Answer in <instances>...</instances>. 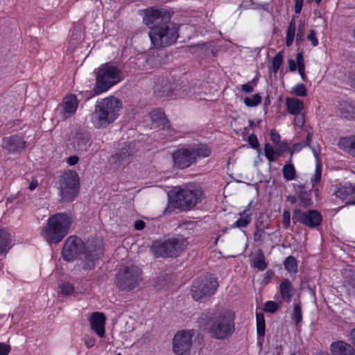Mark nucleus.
Here are the masks:
<instances>
[{
    "instance_id": "1",
    "label": "nucleus",
    "mask_w": 355,
    "mask_h": 355,
    "mask_svg": "<svg viewBox=\"0 0 355 355\" xmlns=\"http://www.w3.org/2000/svg\"><path fill=\"white\" fill-rule=\"evenodd\" d=\"M101 254L102 250L100 248L94 249L90 245H85L83 241L76 236L68 237L62 250L64 260L71 261L76 259H80L83 262V268L85 270L93 268L95 261L99 259Z\"/></svg>"
},
{
    "instance_id": "2",
    "label": "nucleus",
    "mask_w": 355,
    "mask_h": 355,
    "mask_svg": "<svg viewBox=\"0 0 355 355\" xmlns=\"http://www.w3.org/2000/svg\"><path fill=\"white\" fill-rule=\"evenodd\" d=\"M154 89L161 96L177 98L190 96L195 92L193 88L189 85L188 77L177 71H173L170 76L158 78Z\"/></svg>"
},
{
    "instance_id": "3",
    "label": "nucleus",
    "mask_w": 355,
    "mask_h": 355,
    "mask_svg": "<svg viewBox=\"0 0 355 355\" xmlns=\"http://www.w3.org/2000/svg\"><path fill=\"white\" fill-rule=\"evenodd\" d=\"M122 102L114 96H109L96 102L91 116L93 125L98 129L106 128L119 116Z\"/></svg>"
},
{
    "instance_id": "4",
    "label": "nucleus",
    "mask_w": 355,
    "mask_h": 355,
    "mask_svg": "<svg viewBox=\"0 0 355 355\" xmlns=\"http://www.w3.org/2000/svg\"><path fill=\"white\" fill-rule=\"evenodd\" d=\"M72 222L71 216L67 214H53L42 227V235L49 243L57 244L68 234Z\"/></svg>"
},
{
    "instance_id": "5",
    "label": "nucleus",
    "mask_w": 355,
    "mask_h": 355,
    "mask_svg": "<svg viewBox=\"0 0 355 355\" xmlns=\"http://www.w3.org/2000/svg\"><path fill=\"white\" fill-rule=\"evenodd\" d=\"M168 198L175 208L190 209L201 202L202 191L198 185L189 184L171 191Z\"/></svg>"
},
{
    "instance_id": "6",
    "label": "nucleus",
    "mask_w": 355,
    "mask_h": 355,
    "mask_svg": "<svg viewBox=\"0 0 355 355\" xmlns=\"http://www.w3.org/2000/svg\"><path fill=\"white\" fill-rule=\"evenodd\" d=\"M96 83L93 89L95 95L107 91L122 80V71L116 66L105 63L96 71Z\"/></svg>"
},
{
    "instance_id": "7",
    "label": "nucleus",
    "mask_w": 355,
    "mask_h": 355,
    "mask_svg": "<svg viewBox=\"0 0 355 355\" xmlns=\"http://www.w3.org/2000/svg\"><path fill=\"white\" fill-rule=\"evenodd\" d=\"M176 24L171 21L156 26L148 32L151 47L161 49L174 44L179 35Z\"/></svg>"
},
{
    "instance_id": "8",
    "label": "nucleus",
    "mask_w": 355,
    "mask_h": 355,
    "mask_svg": "<svg viewBox=\"0 0 355 355\" xmlns=\"http://www.w3.org/2000/svg\"><path fill=\"white\" fill-rule=\"evenodd\" d=\"M234 318L229 311L219 313L207 323V328L211 336L216 339H225L234 331Z\"/></svg>"
},
{
    "instance_id": "9",
    "label": "nucleus",
    "mask_w": 355,
    "mask_h": 355,
    "mask_svg": "<svg viewBox=\"0 0 355 355\" xmlns=\"http://www.w3.org/2000/svg\"><path fill=\"white\" fill-rule=\"evenodd\" d=\"M187 239L182 236L159 239L153 243L150 251L155 257H175L187 248Z\"/></svg>"
},
{
    "instance_id": "10",
    "label": "nucleus",
    "mask_w": 355,
    "mask_h": 355,
    "mask_svg": "<svg viewBox=\"0 0 355 355\" xmlns=\"http://www.w3.org/2000/svg\"><path fill=\"white\" fill-rule=\"evenodd\" d=\"M142 280V271L135 266H122L116 275V287L126 292L138 287Z\"/></svg>"
},
{
    "instance_id": "11",
    "label": "nucleus",
    "mask_w": 355,
    "mask_h": 355,
    "mask_svg": "<svg viewBox=\"0 0 355 355\" xmlns=\"http://www.w3.org/2000/svg\"><path fill=\"white\" fill-rule=\"evenodd\" d=\"M218 286L216 279L212 275H206L196 279L191 286L192 297L196 300H202L212 295Z\"/></svg>"
},
{
    "instance_id": "12",
    "label": "nucleus",
    "mask_w": 355,
    "mask_h": 355,
    "mask_svg": "<svg viewBox=\"0 0 355 355\" xmlns=\"http://www.w3.org/2000/svg\"><path fill=\"white\" fill-rule=\"evenodd\" d=\"M60 192L62 200L72 201L78 194L79 177L76 172L69 171L60 179Z\"/></svg>"
},
{
    "instance_id": "13",
    "label": "nucleus",
    "mask_w": 355,
    "mask_h": 355,
    "mask_svg": "<svg viewBox=\"0 0 355 355\" xmlns=\"http://www.w3.org/2000/svg\"><path fill=\"white\" fill-rule=\"evenodd\" d=\"M143 22L150 30L156 26L171 21L172 14L164 8L150 7L144 9Z\"/></svg>"
},
{
    "instance_id": "14",
    "label": "nucleus",
    "mask_w": 355,
    "mask_h": 355,
    "mask_svg": "<svg viewBox=\"0 0 355 355\" xmlns=\"http://www.w3.org/2000/svg\"><path fill=\"white\" fill-rule=\"evenodd\" d=\"M193 331L182 330L178 331L173 339V351L177 355H184L189 352L192 345Z\"/></svg>"
},
{
    "instance_id": "15",
    "label": "nucleus",
    "mask_w": 355,
    "mask_h": 355,
    "mask_svg": "<svg viewBox=\"0 0 355 355\" xmlns=\"http://www.w3.org/2000/svg\"><path fill=\"white\" fill-rule=\"evenodd\" d=\"M322 217L321 214L316 210H309L302 211L300 209H295L293 214V223H302L310 228L315 227L320 225Z\"/></svg>"
},
{
    "instance_id": "16",
    "label": "nucleus",
    "mask_w": 355,
    "mask_h": 355,
    "mask_svg": "<svg viewBox=\"0 0 355 355\" xmlns=\"http://www.w3.org/2000/svg\"><path fill=\"white\" fill-rule=\"evenodd\" d=\"M191 146L182 147L172 153L173 164L180 169L189 167L196 163Z\"/></svg>"
},
{
    "instance_id": "17",
    "label": "nucleus",
    "mask_w": 355,
    "mask_h": 355,
    "mask_svg": "<svg viewBox=\"0 0 355 355\" xmlns=\"http://www.w3.org/2000/svg\"><path fill=\"white\" fill-rule=\"evenodd\" d=\"M25 141L19 135L4 137L2 140V148L10 153H20L25 148Z\"/></svg>"
},
{
    "instance_id": "18",
    "label": "nucleus",
    "mask_w": 355,
    "mask_h": 355,
    "mask_svg": "<svg viewBox=\"0 0 355 355\" xmlns=\"http://www.w3.org/2000/svg\"><path fill=\"white\" fill-rule=\"evenodd\" d=\"M137 151L135 145L132 143H125L116 153L111 156L110 161L116 164H121L128 157L132 156Z\"/></svg>"
},
{
    "instance_id": "19",
    "label": "nucleus",
    "mask_w": 355,
    "mask_h": 355,
    "mask_svg": "<svg viewBox=\"0 0 355 355\" xmlns=\"http://www.w3.org/2000/svg\"><path fill=\"white\" fill-rule=\"evenodd\" d=\"M150 118L155 126L160 128L164 132H168L171 137L174 135L175 130L171 128L164 113L160 110H153Z\"/></svg>"
},
{
    "instance_id": "20",
    "label": "nucleus",
    "mask_w": 355,
    "mask_h": 355,
    "mask_svg": "<svg viewBox=\"0 0 355 355\" xmlns=\"http://www.w3.org/2000/svg\"><path fill=\"white\" fill-rule=\"evenodd\" d=\"M334 194L342 200H345L346 205H355V185L345 184L340 186L334 191Z\"/></svg>"
},
{
    "instance_id": "21",
    "label": "nucleus",
    "mask_w": 355,
    "mask_h": 355,
    "mask_svg": "<svg viewBox=\"0 0 355 355\" xmlns=\"http://www.w3.org/2000/svg\"><path fill=\"white\" fill-rule=\"evenodd\" d=\"M105 317L103 313L94 312L89 318V322L92 330L101 338L105 336Z\"/></svg>"
},
{
    "instance_id": "22",
    "label": "nucleus",
    "mask_w": 355,
    "mask_h": 355,
    "mask_svg": "<svg viewBox=\"0 0 355 355\" xmlns=\"http://www.w3.org/2000/svg\"><path fill=\"white\" fill-rule=\"evenodd\" d=\"M331 355H355V349L343 340H337L330 345Z\"/></svg>"
},
{
    "instance_id": "23",
    "label": "nucleus",
    "mask_w": 355,
    "mask_h": 355,
    "mask_svg": "<svg viewBox=\"0 0 355 355\" xmlns=\"http://www.w3.org/2000/svg\"><path fill=\"white\" fill-rule=\"evenodd\" d=\"M78 105V102L76 95L69 94L65 96L61 105L63 116L68 118L73 115L77 110Z\"/></svg>"
},
{
    "instance_id": "24",
    "label": "nucleus",
    "mask_w": 355,
    "mask_h": 355,
    "mask_svg": "<svg viewBox=\"0 0 355 355\" xmlns=\"http://www.w3.org/2000/svg\"><path fill=\"white\" fill-rule=\"evenodd\" d=\"M279 291L283 300L290 302L295 293L291 282L288 279H283L279 286Z\"/></svg>"
},
{
    "instance_id": "25",
    "label": "nucleus",
    "mask_w": 355,
    "mask_h": 355,
    "mask_svg": "<svg viewBox=\"0 0 355 355\" xmlns=\"http://www.w3.org/2000/svg\"><path fill=\"white\" fill-rule=\"evenodd\" d=\"M89 134L84 131H78L74 137V145L78 150L86 151L87 148L90 146Z\"/></svg>"
},
{
    "instance_id": "26",
    "label": "nucleus",
    "mask_w": 355,
    "mask_h": 355,
    "mask_svg": "<svg viewBox=\"0 0 355 355\" xmlns=\"http://www.w3.org/2000/svg\"><path fill=\"white\" fill-rule=\"evenodd\" d=\"M338 111L343 118L354 119H355V103L342 101L339 103Z\"/></svg>"
},
{
    "instance_id": "27",
    "label": "nucleus",
    "mask_w": 355,
    "mask_h": 355,
    "mask_svg": "<svg viewBox=\"0 0 355 355\" xmlns=\"http://www.w3.org/2000/svg\"><path fill=\"white\" fill-rule=\"evenodd\" d=\"M11 247V234L5 229H0V255L6 254Z\"/></svg>"
},
{
    "instance_id": "28",
    "label": "nucleus",
    "mask_w": 355,
    "mask_h": 355,
    "mask_svg": "<svg viewBox=\"0 0 355 355\" xmlns=\"http://www.w3.org/2000/svg\"><path fill=\"white\" fill-rule=\"evenodd\" d=\"M287 111L291 114H298L304 107V103L302 100L295 97H288L286 99Z\"/></svg>"
},
{
    "instance_id": "29",
    "label": "nucleus",
    "mask_w": 355,
    "mask_h": 355,
    "mask_svg": "<svg viewBox=\"0 0 355 355\" xmlns=\"http://www.w3.org/2000/svg\"><path fill=\"white\" fill-rule=\"evenodd\" d=\"M338 146L340 149L355 157V137H343L339 139Z\"/></svg>"
},
{
    "instance_id": "30",
    "label": "nucleus",
    "mask_w": 355,
    "mask_h": 355,
    "mask_svg": "<svg viewBox=\"0 0 355 355\" xmlns=\"http://www.w3.org/2000/svg\"><path fill=\"white\" fill-rule=\"evenodd\" d=\"M190 146L192 153L194 154L193 156L196 162L197 160V158L207 157L211 153L209 148L206 145L199 144L196 145H192Z\"/></svg>"
},
{
    "instance_id": "31",
    "label": "nucleus",
    "mask_w": 355,
    "mask_h": 355,
    "mask_svg": "<svg viewBox=\"0 0 355 355\" xmlns=\"http://www.w3.org/2000/svg\"><path fill=\"white\" fill-rule=\"evenodd\" d=\"M239 215L241 217L234 223V226L236 227H245L252 220V214L248 213V209H245Z\"/></svg>"
},
{
    "instance_id": "32",
    "label": "nucleus",
    "mask_w": 355,
    "mask_h": 355,
    "mask_svg": "<svg viewBox=\"0 0 355 355\" xmlns=\"http://www.w3.org/2000/svg\"><path fill=\"white\" fill-rule=\"evenodd\" d=\"M253 266L261 270H263L267 268L263 253L261 250H259L256 253L253 259Z\"/></svg>"
},
{
    "instance_id": "33",
    "label": "nucleus",
    "mask_w": 355,
    "mask_h": 355,
    "mask_svg": "<svg viewBox=\"0 0 355 355\" xmlns=\"http://www.w3.org/2000/svg\"><path fill=\"white\" fill-rule=\"evenodd\" d=\"M295 21L294 17L291 20L287 31H286V44L290 46L293 42L295 34Z\"/></svg>"
},
{
    "instance_id": "34",
    "label": "nucleus",
    "mask_w": 355,
    "mask_h": 355,
    "mask_svg": "<svg viewBox=\"0 0 355 355\" xmlns=\"http://www.w3.org/2000/svg\"><path fill=\"white\" fill-rule=\"evenodd\" d=\"M296 62L297 65L298 72L304 81L306 80V76L305 74V64L304 62L303 55L302 52H298L296 54Z\"/></svg>"
},
{
    "instance_id": "35",
    "label": "nucleus",
    "mask_w": 355,
    "mask_h": 355,
    "mask_svg": "<svg viewBox=\"0 0 355 355\" xmlns=\"http://www.w3.org/2000/svg\"><path fill=\"white\" fill-rule=\"evenodd\" d=\"M257 332L259 337H263L265 334V319L263 313H257Z\"/></svg>"
},
{
    "instance_id": "36",
    "label": "nucleus",
    "mask_w": 355,
    "mask_h": 355,
    "mask_svg": "<svg viewBox=\"0 0 355 355\" xmlns=\"http://www.w3.org/2000/svg\"><path fill=\"white\" fill-rule=\"evenodd\" d=\"M284 178L286 180H293L295 177V169L292 164H286L282 168Z\"/></svg>"
},
{
    "instance_id": "37",
    "label": "nucleus",
    "mask_w": 355,
    "mask_h": 355,
    "mask_svg": "<svg viewBox=\"0 0 355 355\" xmlns=\"http://www.w3.org/2000/svg\"><path fill=\"white\" fill-rule=\"evenodd\" d=\"M284 267L289 272H296L297 271V262L295 259L289 256L284 262Z\"/></svg>"
},
{
    "instance_id": "38",
    "label": "nucleus",
    "mask_w": 355,
    "mask_h": 355,
    "mask_svg": "<svg viewBox=\"0 0 355 355\" xmlns=\"http://www.w3.org/2000/svg\"><path fill=\"white\" fill-rule=\"evenodd\" d=\"M261 97L259 94H255L251 97H245L243 100L245 105L248 107H254L261 103Z\"/></svg>"
},
{
    "instance_id": "39",
    "label": "nucleus",
    "mask_w": 355,
    "mask_h": 355,
    "mask_svg": "<svg viewBox=\"0 0 355 355\" xmlns=\"http://www.w3.org/2000/svg\"><path fill=\"white\" fill-rule=\"evenodd\" d=\"M292 319L296 324L300 323L302 320L301 306L298 303L294 304Z\"/></svg>"
},
{
    "instance_id": "40",
    "label": "nucleus",
    "mask_w": 355,
    "mask_h": 355,
    "mask_svg": "<svg viewBox=\"0 0 355 355\" xmlns=\"http://www.w3.org/2000/svg\"><path fill=\"white\" fill-rule=\"evenodd\" d=\"M264 154L270 162H274L275 160L276 149H274L270 144H266L264 146Z\"/></svg>"
},
{
    "instance_id": "41",
    "label": "nucleus",
    "mask_w": 355,
    "mask_h": 355,
    "mask_svg": "<svg viewBox=\"0 0 355 355\" xmlns=\"http://www.w3.org/2000/svg\"><path fill=\"white\" fill-rule=\"evenodd\" d=\"M59 288L60 289V293L66 296L71 294L74 291L73 285L69 282L61 283L59 285Z\"/></svg>"
},
{
    "instance_id": "42",
    "label": "nucleus",
    "mask_w": 355,
    "mask_h": 355,
    "mask_svg": "<svg viewBox=\"0 0 355 355\" xmlns=\"http://www.w3.org/2000/svg\"><path fill=\"white\" fill-rule=\"evenodd\" d=\"M283 61L282 52H279L272 59V71L277 73Z\"/></svg>"
},
{
    "instance_id": "43",
    "label": "nucleus",
    "mask_w": 355,
    "mask_h": 355,
    "mask_svg": "<svg viewBox=\"0 0 355 355\" xmlns=\"http://www.w3.org/2000/svg\"><path fill=\"white\" fill-rule=\"evenodd\" d=\"M291 93L300 97L306 95V89L303 84H297L292 88Z\"/></svg>"
},
{
    "instance_id": "44",
    "label": "nucleus",
    "mask_w": 355,
    "mask_h": 355,
    "mask_svg": "<svg viewBox=\"0 0 355 355\" xmlns=\"http://www.w3.org/2000/svg\"><path fill=\"white\" fill-rule=\"evenodd\" d=\"M310 193L306 192H301L300 195V205L303 207H308L311 205V199Z\"/></svg>"
},
{
    "instance_id": "45",
    "label": "nucleus",
    "mask_w": 355,
    "mask_h": 355,
    "mask_svg": "<svg viewBox=\"0 0 355 355\" xmlns=\"http://www.w3.org/2000/svg\"><path fill=\"white\" fill-rule=\"evenodd\" d=\"M279 308V305L277 302L273 301H268L264 304L263 310L266 312L274 313Z\"/></svg>"
},
{
    "instance_id": "46",
    "label": "nucleus",
    "mask_w": 355,
    "mask_h": 355,
    "mask_svg": "<svg viewBox=\"0 0 355 355\" xmlns=\"http://www.w3.org/2000/svg\"><path fill=\"white\" fill-rule=\"evenodd\" d=\"M322 175V166L320 164H317L315 173L311 179L312 185L314 186L315 184H317L320 181Z\"/></svg>"
},
{
    "instance_id": "47",
    "label": "nucleus",
    "mask_w": 355,
    "mask_h": 355,
    "mask_svg": "<svg viewBox=\"0 0 355 355\" xmlns=\"http://www.w3.org/2000/svg\"><path fill=\"white\" fill-rule=\"evenodd\" d=\"M288 148V144L280 141L279 143L275 144L276 155L279 156L282 153L287 150Z\"/></svg>"
},
{
    "instance_id": "48",
    "label": "nucleus",
    "mask_w": 355,
    "mask_h": 355,
    "mask_svg": "<svg viewBox=\"0 0 355 355\" xmlns=\"http://www.w3.org/2000/svg\"><path fill=\"white\" fill-rule=\"evenodd\" d=\"M282 225L284 229H288L291 224V214L289 211L284 210L282 214Z\"/></svg>"
},
{
    "instance_id": "49",
    "label": "nucleus",
    "mask_w": 355,
    "mask_h": 355,
    "mask_svg": "<svg viewBox=\"0 0 355 355\" xmlns=\"http://www.w3.org/2000/svg\"><path fill=\"white\" fill-rule=\"evenodd\" d=\"M304 24L302 22H300L298 26L297 33L296 35V42H300L303 40V35H304Z\"/></svg>"
},
{
    "instance_id": "50",
    "label": "nucleus",
    "mask_w": 355,
    "mask_h": 355,
    "mask_svg": "<svg viewBox=\"0 0 355 355\" xmlns=\"http://www.w3.org/2000/svg\"><path fill=\"white\" fill-rule=\"evenodd\" d=\"M307 40H309L313 46H316L318 44V41L316 37V33L314 30H310L307 36Z\"/></svg>"
},
{
    "instance_id": "51",
    "label": "nucleus",
    "mask_w": 355,
    "mask_h": 355,
    "mask_svg": "<svg viewBox=\"0 0 355 355\" xmlns=\"http://www.w3.org/2000/svg\"><path fill=\"white\" fill-rule=\"evenodd\" d=\"M10 346L4 343H0V355H8L10 352Z\"/></svg>"
},
{
    "instance_id": "52",
    "label": "nucleus",
    "mask_w": 355,
    "mask_h": 355,
    "mask_svg": "<svg viewBox=\"0 0 355 355\" xmlns=\"http://www.w3.org/2000/svg\"><path fill=\"white\" fill-rule=\"evenodd\" d=\"M295 119H294V124L295 125L302 127L304 125V118L302 114L300 113L298 114H294Z\"/></svg>"
},
{
    "instance_id": "53",
    "label": "nucleus",
    "mask_w": 355,
    "mask_h": 355,
    "mask_svg": "<svg viewBox=\"0 0 355 355\" xmlns=\"http://www.w3.org/2000/svg\"><path fill=\"white\" fill-rule=\"evenodd\" d=\"M270 139L275 144H277L280 141V135L275 130H271L270 131Z\"/></svg>"
},
{
    "instance_id": "54",
    "label": "nucleus",
    "mask_w": 355,
    "mask_h": 355,
    "mask_svg": "<svg viewBox=\"0 0 355 355\" xmlns=\"http://www.w3.org/2000/svg\"><path fill=\"white\" fill-rule=\"evenodd\" d=\"M85 344L88 348H91L95 345L96 339L89 336H85L84 338Z\"/></svg>"
},
{
    "instance_id": "55",
    "label": "nucleus",
    "mask_w": 355,
    "mask_h": 355,
    "mask_svg": "<svg viewBox=\"0 0 355 355\" xmlns=\"http://www.w3.org/2000/svg\"><path fill=\"white\" fill-rule=\"evenodd\" d=\"M347 83L355 90V71L349 73Z\"/></svg>"
},
{
    "instance_id": "56",
    "label": "nucleus",
    "mask_w": 355,
    "mask_h": 355,
    "mask_svg": "<svg viewBox=\"0 0 355 355\" xmlns=\"http://www.w3.org/2000/svg\"><path fill=\"white\" fill-rule=\"evenodd\" d=\"M304 0H295V12L299 14L302 8Z\"/></svg>"
},
{
    "instance_id": "57",
    "label": "nucleus",
    "mask_w": 355,
    "mask_h": 355,
    "mask_svg": "<svg viewBox=\"0 0 355 355\" xmlns=\"http://www.w3.org/2000/svg\"><path fill=\"white\" fill-rule=\"evenodd\" d=\"M248 141H249V143H250V146L253 148H256L258 147L259 142H258L257 138V137L255 135L250 136L249 139H248Z\"/></svg>"
},
{
    "instance_id": "58",
    "label": "nucleus",
    "mask_w": 355,
    "mask_h": 355,
    "mask_svg": "<svg viewBox=\"0 0 355 355\" xmlns=\"http://www.w3.org/2000/svg\"><path fill=\"white\" fill-rule=\"evenodd\" d=\"M134 227L137 230H142L145 227V223L141 220H137L135 222Z\"/></svg>"
},
{
    "instance_id": "59",
    "label": "nucleus",
    "mask_w": 355,
    "mask_h": 355,
    "mask_svg": "<svg viewBox=\"0 0 355 355\" xmlns=\"http://www.w3.org/2000/svg\"><path fill=\"white\" fill-rule=\"evenodd\" d=\"M78 160L79 158L77 156L74 155L68 157L67 162L69 165L73 166L77 164L78 162Z\"/></svg>"
},
{
    "instance_id": "60",
    "label": "nucleus",
    "mask_w": 355,
    "mask_h": 355,
    "mask_svg": "<svg viewBox=\"0 0 355 355\" xmlns=\"http://www.w3.org/2000/svg\"><path fill=\"white\" fill-rule=\"evenodd\" d=\"M288 68L291 71H295L297 69V62H295L293 60L290 59V60H288Z\"/></svg>"
},
{
    "instance_id": "61",
    "label": "nucleus",
    "mask_w": 355,
    "mask_h": 355,
    "mask_svg": "<svg viewBox=\"0 0 355 355\" xmlns=\"http://www.w3.org/2000/svg\"><path fill=\"white\" fill-rule=\"evenodd\" d=\"M241 88L242 90L245 93H251L253 92V87L251 86L249 83L242 85Z\"/></svg>"
},
{
    "instance_id": "62",
    "label": "nucleus",
    "mask_w": 355,
    "mask_h": 355,
    "mask_svg": "<svg viewBox=\"0 0 355 355\" xmlns=\"http://www.w3.org/2000/svg\"><path fill=\"white\" fill-rule=\"evenodd\" d=\"M349 337V340L352 342L354 347H355V327L351 330Z\"/></svg>"
},
{
    "instance_id": "63",
    "label": "nucleus",
    "mask_w": 355,
    "mask_h": 355,
    "mask_svg": "<svg viewBox=\"0 0 355 355\" xmlns=\"http://www.w3.org/2000/svg\"><path fill=\"white\" fill-rule=\"evenodd\" d=\"M312 137L313 135L311 133H308L306 137V141L304 143L302 146H309L311 141L312 140Z\"/></svg>"
},
{
    "instance_id": "64",
    "label": "nucleus",
    "mask_w": 355,
    "mask_h": 355,
    "mask_svg": "<svg viewBox=\"0 0 355 355\" xmlns=\"http://www.w3.org/2000/svg\"><path fill=\"white\" fill-rule=\"evenodd\" d=\"M262 236V231L261 230L257 229L254 234L255 241H258L261 239Z\"/></svg>"
}]
</instances>
